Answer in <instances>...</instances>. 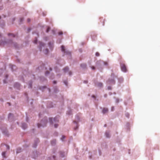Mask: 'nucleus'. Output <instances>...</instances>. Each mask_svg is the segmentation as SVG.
I'll use <instances>...</instances> for the list:
<instances>
[{
    "instance_id": "nucleus-4",
    "label": "nucleus",
    "mask_w": 160,
    "mask_h": 160,
    "mask_svg": "<svg viewBox=\"0 0 160 160\" xmlns=\"http://www.w3.org/2000/svg\"><path fill=\"white\" fill-rule=\"evenodd\" d=\"M108 111V109L107 108H104L102 110V112L103 113H105Z\"/></svg>"
},
{
    "instance_id": "nucleus-35",
    "label": "nucleus",
    "mask_w": 160,
    "mask_h": 160,
    "mask_svg": "<svg viewBox=\"0 0 160 160\" xmlns=\"http://www.w3.org/2000/svg\"><path fill=\"white\" fill-rule=\"evenodd\" d=\"M1 16H0V19H1Z\"/></svg>"
},
{
    "instance_id": "nucleus-18",
    "label": "nucleus",
    "mask_w": 160,
    "mask_h": 160,
    "mask_svg": "<svg viewBox=\"0 0 160 160\" xmlns=\"http://www.w3.org/2000/svg\"><path fill=\"white\" fill-rule=\"evenodd\" d=\"M91 68L93 70H94L95 69V68L94 66H92Z\"/></svg>"
},
{
    "instance_id": "nucleus-11",
    "label": "nucleus",
    "mask_w": 160,
    "mask_h": 160,
    "mask_svg": "<svg viewBox=\"0 0 160 160\" xmlns=\"http://www.w3.org/2000/svg\"><path fill=\"white\" fill-rule=\"evenodd\" d=\"M102 86V83H98V86L100 87H101Z\"/></svg>"
},
{
    "instance_id": "nucleus-27",
    "label": "nucleus",
    "mask_w": 160,
    "mask_h": 160,
    "mask_svg": "<svg viewBox=\"0 0 160 160\" xmlns=\"http://www.w3.org/2000/svg\"><path fill=\"white\" fill-rule=\"evenodd\" d=\"M84 83H88V81H84Z\"/></svg>"
},
{
    "instance_id": "nucleus-33",
    "label": "nucleus",
    "mask_w": 160,
    "mask_h": 160,
    "mask_svg": "<svg viewBox=\"0 0 160 160\" xmlns=\"http://www.w3.org/2000/svg\"><path fill=\"white\" fill-rule=\"evenodd\" d=\"M64 83H65V84L66 85H67V84L66 82H64Z\"/></svg>"
},
{
    "instance_id": "nucleus-24",
    "label": "nucleus",
    "mask_w": 160,
    "mask_h": 160,
    "mask_svg": "<svg viewBox=\"0 0 160 160\" xmlns=\"http://www.w3.org/2000/svg\"><path fill=\"white\" fill-rule=\"evenodd\" d=\"M48 73H49V72H48V71H47V72H46L45 74H46V75H47V74H48Z\"/></svg>"
},
{
    "instance_id": "nucleus-19",
    "label": "nucleus",
    "mask_w": 160,
    "mask_h": 160,
    "mask_svg": "<svg viewBox=\"0 0 160 160\" xmlns=\"http://www.w3.org/2000/svg\"><path fill=\"white\" fill-rule=\"evenodd\" d=\"M40 45L41 46H43L44 45V44L43 43H41L40 44Z\"/></svg>"
},
{
    "instance_id": "nucleus-26",
    "label": "nucleus",
    "mask_w": 160,
    "mask_h": 160,
    "mask_svg": "<svg viewBox=\"0 0 160 160\" xmlns=\"http://www.w3.org/2000/svg\"><path fill=\"white\" fill-rule=\"evenodd\" d=\"M69 75H71L72 74V72H69Z\"/></svg>"
},
{
    "instance_id": "nucleus-29",
    "label": "nucleus",
    "mask_w": 160,
    "mask_h": 160,
    "mask_svg": "<svg viewBox=\"0 0 160 160\" xmlns=\"http://www.w3.org/2000/svg\"><path fill=\"white\" fill-rule=\"evenodd\" d=\"M53 83H54L55 84V83H56V81H54L53 82Z\"/></svg>"
},
{
    "instance_id": "nucleus-14",
    "label": "nucleus",
    "mask_w": 160,
    "mask_h": 160,
    "mask_svg": "<svg viewBox=\"0 0 160 160\" xmlns=\"http://www.w3.org/2000/svg\"><path fill=\"white\" fill-rule=\"evenodd\" d=\"M12 114H10L9 115V116H8V118H9V119H10V117H12Z\"/></svg>"
},
{
    "instance_id": "nucleus-6",
    "label": "nucleus",
    "mask_w": 160,
    "mask_h": 160,
    "mask_svg": "<svg viewBox=\"0 0 160 160\" xmlns=\"http://www.w3.org/2000/svg\"><path fill=\"white\" fill-rule=\"evenodd\" d=\"M22 127L24 129L27 128V125L25 123H22Z\"/></svg>"
},
{
    "instance_id": "nucleus-17",
    "label": "nucleus",
    "mask_w": 160,
    "mask_h": 160,
    "mask_svg": "<svg viewBox=\"0 0 160 160\" xmlns=\"http://www.w3.org/2000/svg\"><path fill=\"white\" fill-rule=\"evenodd\" d=\"M58 126V125L57 124H54V127L55 128H57Z\"/></svg>"
},
{
    "instance_id": "nucleus-3",
    "label": "nucleus",
    "mask_w": 160,
    "mask_h": 160,
    "mask_svg": "<svg viewBox=\"0 0 160 160\" xmlns=\"http://www.w3.org/2000/svg\"><path fill=\"white\" fill-rule=\"evenodd\" d=\"M120 66L123 72H126L127 70L125 65L124 64L121 63Z\"/></svg>"
},
{
    "instance_id": "nucleus-32",
    "label": "nucleus",
    "mask_w": 160,
    "mask_h": 160,
    "mask_svg": "<svg viewBox=\"0 0 160 160\" xmlns=\"http://www.w3.org/2000/svg\"><path fill=\"white\" fill-rule=\"evenodd\" d=\"M128 116H129V114H127V117H128Z\"/></svg>"
},
{
    "instance_id": "nucleus-34",
    "label": "nucleus",
    "mask_w": 160,
    "mask_h": 160,
    "mask_svg": "<svg viewBox=\"0 0 160 160\" xmlns=\"http://www.w3.org/2000/svg\"><path fill=\"white\" fill-rule=\"evenodd\" d=\"M23 20V19H21V21H22Z\"/></svg>"
},
{
    "instance_id": "nucleus-5",
    "label": "nucleus",
    "mask_w": 160,
    "mask_h": 160,
    "mask_svg": "<svg viewBox=\"0 0 160 160\" xmlns=\"http://www.w3.org/2000/svg\"><path fill=\"white\" fill-rule=\"evenodd\" d=\"M61 50H62V51L64 52V53L65 52V47L64 46H61Z\"/></svg>"
},
{
    "instance_id": "nucleus-36",
    "label": "nucleus",
    "mask_w": 160,
    "mask_h": 160,
    "mask_svg": "<svg viewBox=\"0 0 160 160\" xmlns=\"http://www.w3.org/2000/svg\"><path fill=\"white\" fill-rule=\"evenodd\" d=\"M18 84V85H19V84Z\"/></svg>"
},
{
    "instance_id": "nucleus-16",
    "label": "nucleus",
    "mask_w": 160,
    "mask_h": 160,
    "mask_svg": "<svg viewBox=\"0 0 160 160\" xmlns=\"http://www.w3.org/2000/svg\"><path fill=\"white\" fill-rule=\"evenodd\" d=\"M37 41V40L36 38L33 41V42L34 43H36Z\"/></svg>"
},
{
    "instance_id": "nucleus-10",
    "label": "nucleus",
    "mask_w": 160,
    "mask_h": 160,
    "mask_svg": "<svg viewBox=\"0 0 160 160\" xmlns=\"http://www.w3.org/2000/svg\"><path fill=\"white\" fill-rule=\"evenodd\" d=\"M5 152H3L2 153V155L4 157H5Z\"/></svg>"
},
{
    "instance_id": "nucleus-23",
    "label": "nucleus",
    "mask_w": 160,
    "mask_h": 160,
    "mask_svg": "<svg viewBox=\"0 0 160 160\" xmlns=\"http://www.w3.org/2000/svg\"><path fill=\"white\" fill-rule=\"evenodd\" d=\"M27 21H28V22H29L30 21V19L29 18H28V19H27Z\"/></svg>"
},
{
    "instance_id": "nucleus-22",
    "label": "nucleus",
    "mask_w": 160,
    "mask_h": 160,
    "mask_svg": "<svg viewBox=\"0 0 160 160\" xmlns=\"http://www.w3.org/2000/svg\"><path fill=\"white\" fill-rule=\"evenodd\" d=\"M65 138V136H62V140H63V139H64Z\"/></svg>"
},
{
    "instance_id": "nucleus-25",
    "label": "nucleus",
    "mask_w": 160,
    "mask_h": 160,
    "mask_svg": "<svg viewBox=\"0 0 160 160\" xmlns=\"http://www.w3.org/2000/svg\"><path fill=\"white\" fill-rule=\"evenodd\" d=\"M6 147H7V148L8 149H9V147L8 146H6Z\"/></svg>"
},
{
    "instance_id": "nucleus-7",
    "label": "nucleus",
    "mask_w": 160,
    "mask_h": 160,
    "mask_svg": "<svg viewBox=\"0 0 160 160\" xmlns=\"http://www.w3.org/2000/svg\"><path fill=\"white\" fill-rule=\"evenodd\" d=\"M69 68L68 67H66L63 68V70L64 72H66L68 71Z\"/></svg>"
},
{
    "instance_id": "nucleus-15",
    "label": "nucleus",
    "mask_w": 160,
    "mask_h": 160,
    "mask_svg": "<svg viewBox=\"0 0 160 160\" xmlns=\"http://www.w3.org/2000/svg\"><path fill=\"white\" fill-rule=\"evenodd\" d=\"M95 54L97 56H99V53L98 52H96Z\"/></svg>"
},
{
    "instance_id": "nucleus-20",
    "label": "nucleus",
    "mask_w": 160,
    "mask_h": 160,
    "mask_svg": "<svg viewBox=\"0 0 160 160\" xmlns=\"http://www.w3.org/2000/svg\"><path fill=\"white\" fill-rule=\"evenodd\" d=\"M62 32H59V35H62Z\"/></svg>"
},
{
    "instance_id": "nucleus-30",
    "label": "nucleus",
    "mask_w": 160,
    "mask_h": 160,
    "mask_svg": "<svg viewBox=\"0 0 160 160\" xmlns=\"http://www.w3.org/2000/svg\"><path fill=\"white\" fill-rule=\"evenodd\" d=\"M104 64L105 65H107V62H105Z\"/></svg>"
},
{
    "instance_id": "nucleus-21",
    "label": "nucleus",
    "mask_w": 160,
    "mask_h": 160,
    "mask_svg": "<svg viewBox=\"0 0 160 160\" xmlns=\"http://www.w3.org/2000/svg\"><path fill=\"white\" fill-rule=\"evenodd\" d=\"M10 35L12 36V37H14V36L12 34H8V35Z\"/></svg>"
},
{
    "instance_id": "nucleus-13",
    "label": "nucleus",
    "mask_w": 160,
    "mask_h": 160,
    "mask_svg": "<svg viewBox=\"0 0 160 160\" xmlns=\"http://www.w3.org/2000/svg\"><path fill=\"white\" fill-rule=\"evenodd\" d=\"M50 28L49 27H48L47 30V32H48V31L50 30Z\"/></svg>"
},
{
    "instance_id": "nucleus-8",
    "label": "nucleus",
    "mask_w": 160,
    "mask_h": 160,
    "mask_svg": "<svg viewBox=\"0 0 160 160\" xmlns=\"http://www.w3.org/2000/svg\"><path fill=\"white\" fill-rule=\"evenodd\" d=\"M105 135L107 138H109L110 137V135L109 133L108 132H106L105 133Z\"/></svg>"
},
{
    "instance_id": "nucleus-2",
    "label": "nucleus",
    "mask_w": 160,
    "mask_h": 160,
    "mask_svg": "<svg viewBox=\"0 0 160 160\" xmlns=\"http://www.w3.org/2000/svg\"><path fill=\"white\" fill-rule=\"evenodd\" d=\"M47 123V121H42L40 124L38 123V128L40 127L41 126L42 127H44L46 126Z\"/></svg>"
},
{
    "instance_id": "nucleus-1",
    "label": "nucleus",
    "mask_w": 160,
    "mask_h": 160,
    "mask_svg": "<svg viewBox=\"0 0 160 160\" xmlns=\"http://www.w3.org/2000/svg\"><path fill=\"white\" fill-rule=\"evenodd\" d=\"M59 121L58 118L56 117L55 118H49V121L50 122L52 123L53 124L54 122H58Z\"/></svg>"
},
{
    "instance_id": "nucleus-28",
    "label": "nucleus",
    "mask_w": 160,
    "mask_h": 160,
    "mask_svg": "<svg viewBox=\"0 0 160 160\" xmlns=\"http://www.w3.org/2000/svg\"><path fill=\"white\" fill-rule=\"evenodd\" d=\"M114 109V107H112V111H113V110Z\"/></svg>"
},
{
    "instance_id": "nucleus-31",
    "label": "nucleus",
    "mask_w": 160,
    "mask_h": 160,
    "mask_svg": "<svg viewBox=\"0 0 160 160\" xmlns=\"http://www.w3.org/2000/svg\"><path fill=\"white\" fill-rule=\"evenodd\" d=\"M113 84H114L115 83V81L114 80H113Z\"/></svg>"
},
{
    "instance_id": "nucleus-9",
    "label": "nucleus",
    "mask_w": 160,
    "mask_h": 160,
    "mask_svg": "<svg viewBox=\"0 0 160 160\" xmlns=\"http://www.w3.org/2000/svg\"><path fill=\"white\" fill-rule=\"evenodd\" d=\"M81 66L82 68H85L86 67V65L85 64H82L81 65Z\"/></svg>"
},
{
    "instance_id": "nucleus-12",
    "label": "nucleus",
    "mask_w": 160,
    "mask_h": 160,
    "mask_svg": "<svg viewBox=\"0 0 160 160\" xmlns=\"http://www.w3.org/2000/svg\"><path fill=\"white\" fill-rule=\"evenodd\" d=\"M48 49H46V50H45V53L46 54H47L48 53Z\"/></svg>"
}]
</instances>
